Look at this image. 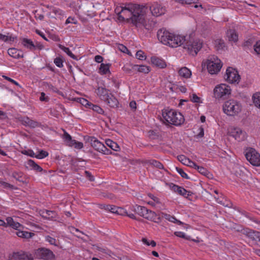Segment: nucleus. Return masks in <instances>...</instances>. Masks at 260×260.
Here are the masks:
<instances>
[{"label": "nucleus", "mask_w": 260, "mask_h": 260, "mask_svg": "<svg viewBox=\"0 0 260 260\" xmlns=\"http://www.w3.org/2000/svg\"><path fill=\"white\" fill-rule=\"evenodd\" d=\"M148 12V6L136 4H128L122 7L118 13L119 19H129L136 27L144 26L147 30L152 28L151 25L145 24V16Z\"/></svg>", "instance_id": "nucleus-1"}, {"label": "nucleus", "mask_w": 260, "mask_h": 260, "mask_svg": "<svg viewBox=\"0 0 260 260\" xmlns=\"http://www.w3.org/2000/svg\"><path fill=\"white\" fill-rule=\"evenodd\" d=\"M162 115L164 120L167 124L179 126L183 124L184 121V116L182 114L173 110L162 111Z\"/></svg>", "instance_id": "nucleus-2"}, {"label": "nucleus", "mask_w": 260, "mask_h": 260, "mask_svg": "<svg viewBox=\"0 0 260 260\" xmlns=\"http://www.w3.org/2000/svg\"><path fill=\"white\" fill-rule=\"evenodd\" d=\"M184 41L181 45H183V48L186 49L188 53L194 56L196 55L199 50L202 47V43L198 39L194 40L193 38L189 36H183Z\"/></svg>", "instance_id": "nucleus-3"}, {"label": "nucleus", "mask_w": 260, "mask_h": 260, "mask_svg": "<svg viewBox=\"0 0 260 260\" xmlns=\"http://www.w3.org/2000/svg\"><path fill=\"white\" fill-rule=\"evenodd\" d=\"M241 110L239 103L234 100L226 101L223 105V111L229 116H235Z\"/></svg>", "instance_id": "nucleus-4"}, {"label": "nucleus", "mask_w": 260, "mask_h": 260, "mask_svg": "<svg viewBox=\"0 0 260 260\" xmlns=\"http://www.w3.org/2000/svg\"><path fill=\"white\" fill-rule=\"evenodd\" d=\"M34 254L36 258L43 260H54L55 255L49 249L41 247L34 250Z\"/></svg>", "instance_id": "nucleus-5"}, {"label": "nucleus", "mask_w": 260, "mask_h": 260, "mask_svg": "<svg viewBox=\"0 0 260 260\" xmlns=\"http://www.w3.org/2000/svg\"><path fill=\"white\" fill-rule=\"evenodd\" d=\"M230 87L225 84L217 85L214 89V94L216 99L224 100L231 94Z\"/></svg>", "instance_id": "nucleus-6"}, {"label": "nucleus", "mask_w": 260, "mask_h": 260, "mask_svg": "<svg viewBox=\"0 0 260 260\" xmlns=\"http://www.w3.org/2000/svg\"><path fill=\"white\" fill-rule=\"evenodd\" d=\"M245 157L252 165L256 167L260 166V155L254 149L252 148L247 149Z\"/></svg>", "instance_id": "nucleus-7"}, {"label": "nucleus", "mask_w": 260, "mask_h": 260, "mask_svg": "<svg viewBox=\"0 0 260 260\" xmlns=\"http://www.w3.org/2000/svg\"><path fill=\"white\" fill-rule=\"evenodd\" d=\"M86 142H89L91 146L96 151L108 154L110 150L108 149L102 143L93 137H88L86 139Z\"/></svg>", "instance_id": "nucleus-8"}, {"label": "nucleus", "mask_w": 260, "mask_h": 260, "mask_svg": "<svg viewBox=\"0 0 260 260\" xmlns=\"http://www.w3.org/2000/svg\"><path fill=\"white\" fill-rule=\"evenodd\" d=\"M222 65L220 63V59L216 57L208 59L207 62V69L211 74H216L219 72Z\"/></svg>", "instance_id": "nucleus-9"}, {"label": "nucleus", "mask_w": 260, "mask_h": 260, "mask_svg": "<svg viewBox=\"0 0 260 260\" xmlns=\"http://www.w3.org/2000/svg\"><path fill=\"white\" fill-rule=\"evenodd\" d=\"M169 37H167L166 40V43H163L164 45H168L171 47H177L181 46L183 43V40H185L183 36L176 35L169 32Z\"/></svg>", "instance_id": "nucleus-10"}, {"label": "nucleus", "mask_w": 260, "mask_h": 260, "mask_svg": "<svg viewBox=\"0 0 260 260\" xmlns=\"http://www.w3.org/2000/svg\"><path fill=\"white\" fill-rule=\"evenodd\" d=\"M224 78L230 83H238L240 81V76L236 70L232 67H229L226 69Z\"/></svg>", "instance_id": "nucleus-11"}, {"label": "nucleus", "mask_w": 260, "mask_h": 260, "mask_svg": "<svg viewBox=\"0 0 260 260\" xmlns=\"http://www.w3.org/2000/svg\"><path fill=\"white\" fill-rule=\"evenodd\" d=\"M228 133L230 136L239 142L244 141L246 137V133L240 127L231 126L228 129Z\"/></svg>", "instance_id": "nucleus-12"}, {"label": "nucleus", "mask_w": 260, "mask_h": 260, "mask_svg": "<svg viewBox=\"0 0 260 260\" xmlns=\"http://www.w3.org/2000/svg\"><path fill=\"white\" fill-rule=\"evenodd\" d=\"M148 8V11H150L152 15L156 17L161 16L166 12V8L157 3H154Z\"/></svg>", "instance_id": "nucleus-13"}, {"label": "nucleus", "mask_w": 260, "mask_h": 260, "mask_svg": "<svg viewBox=\"0 0 260 260\" xmlns=\"http://www.w3.org/2000/svg\"><path fill=\"white\" fill-rule=\"evenodd\" d=\"M32 254L23 251L13 252L9 260H33Z\"/></svg>", "instance_id": "nucleus-14"}, {"label": "nucleus", "mask_w": 260, "mask_h": 260, "mask_svg": "<svg viewBox=\"0 0 260 260\" xmlns=\"http://www.w3.org/2000/svg\"><path fill=\"white\" fill-rule=\"evenodd\" d=\"M243 235L252 241L260 242V232L258 231L245 228V231H243Z\"/></svg>", "instance_id": "nucleus-15"}, {"label": "nucleus", "mask_w": 260, "mask_h": 260, "mask_svg": "<svg viewBox=\"0 0 260 260\" xmlns=\"http://www.w3.org/2000/svg\"><path fill=\"white\" fill-rule=\"evenodd\" d=\"M143 217L156 223H159L161 221V217L159 215L156 214L154 212L148 209L144 214H143Z\"/></svg>", "instance_id": "nucleus-16"}, {"label": "nucleus", "mask_w": 260, "mask_h": 260, "mask_svg": "<svg viewBox=\"0 0 260 260\" xmlns=\"http://www.w3.org/2000/svg\"><path fill=\"white\" fill-rule=\"evenodd\" d=\"M169 186L175 192H177L178 194L184 197L187 198L191 194V193L190 191H187L183 187L175 185L172 183L169 184Z\"/></svg>", "instance_id": "nucleus-17"}, {"label": "nucleus", "mask_w": 260, "mask_h": 260, "mask_svg": "<svg viewBox=\"0 0 260 260\" xmlns=\"http://www.w3.org/2000/svg\"><path fill=\"white\" fill-rule=\"evenodd\" d=\"M19 120L22 124L30 128H35L39 125V123L36 121L30 119L28 117H21Z\"/></svg>", "instance_id": "nucleus-18"}, {"label": "nucleus", "mask_w": 260, "mask_h": 260, "mask_svg": "<svg viewBox=\"0 0 260 260\" xmlns=\"http://www.w3.org/2000/svg\"><path fill=\"white\" fill-rule=\"evenodd\" d=\"M168 35H169V32L164 28H160L157 31V37L161 43H167V40L166 39L167 37H169Z\"/></svg>", "instance_id": "nucleus-19"}, {"label": "nucleus", "mask_w": 260, "mask_h": 260, "mask_svg": "<svg viewBox=\"0 0 260 260\" xmlns=\"http://www.w3.org/2000/svg\"><path fill=\"white\" fill-rule=\"evenodd\" d=\"M96 93L102 101L108 99V97L111 94L109 93L108 90L104 87H99L96 89Z\"/></svg>", "instance_id": "nucleus-20"}, {"label": "nucleus", "mask_w": 260, "mask_h": 260, "mask_svg": "<svg viewBox=\"0 0 260 260\" xmlns=\"http://www.w3.org/2000/svg\"><path fill=\"white\" fill-rule=\"evenodd\" d=\"M41 216L46 219H54L56 218L57 214L54 211H50L48 210H43L40 211Z\"/></svg>", "instance_id": "nucleus-21"}, {"label": "nucleus", "mask_w": 260, "mask_h": 260, "mask_svg": "<svg viewBox=\"0 0 260 260\" xmlns=\"http://www.w3.org/2000/svg\"><path fill=\"white\" fill-rule=\"evenodd\" d=\"M178 159L184 165L189 166L192 168H196V167H197V165L195 162L191 161L183 155L178 156Z\"/></svg>", "instance_id": "nucleus-22"}, {"label": "nucleus", "mask_w": 260, "mask_h": 260, "mask_svg": "<svg viewBox=\"0 0 260 260\" xmlns=\"http://www.w3.org/2000/svg\"><path fill=\"white\" fill-rule=\"evenodd\" d=\"M8 53L11 57L18 59L23 57V53L22 51L18 50L15 48H10L8 50Z\"/></svg>", "instance_id": "nucleus-23"}, {"label": "nucleus", "mask_w": 260, "mask_h": 260, "mask_svg": "<svg viewBox=\"0 0 260 260\" xmlns=\"http://www.w3.org/2000/svg\"><path fill=\"white\" fill-rule=\"evenodd\" d=\"M226 227L232 231H235L237 232H240L243 234V231H245V228H243L242 225L235 223L234 222H230L228 224Z\"/></svg>", "instance_id": "nucleus-24"}, {"label": "nucleus", "mask_w": 260, "mask_h": 260, "mask_svg": "<svg viewBox=\"0 0 260 260\" xmlns=\"http://www.w3.org/2000/svg\"><path fill=\"white\" fill-rule=\"evenodd\" d=\"M104 102H106L107 104L112 108L117 107L119 104L118 100L112 94L109 95V97H108V99L104 101Z\"/></svg>", "instance_id": "nucleus-25"}, {"label": "nucleus", "mask_w": 260, "mask_h": 260, "mask_svg": "<svg viewBox=\"0 0 260 260\" xmlns=\"http://www.w3.org/2000/svg\"><path fill=\"white\" fill-rule=\"evenodd\" d=\"M151 61L152 64L159 68H164L166 67L165 61L156 57H152Z\"/></svg>", "instance_id": "nucleus-26"}, {"label": "nucleus", "mask_w": 260, "mask_h": 260, "mask_svg": "<svg viewBox=\"0 0 260 260\" xmlns=\"http://www.w3.org/2000/svg\"><path fill=\"white\" fill-rule=\"evenodd\" d=\"M6 226L9 225L17 230H19L18 228L22 226L19 222L14 221L13 219L11 217H7L6 218Z\"/></svg>", "instance_id": "nucleus-27"}, {"label": "nucleus", "mask_w": 260, "mask_h": 260, "mask_svg": "<svg viewBox=\"0 0 260 260\" xmlns=\"http://www.w3.org/2000/svg\"><path fill=\"white\" fill-rule=\"evenodd\" d=\"M103 208L106 210H108L113 213L121 214L120 211L122 210V208L117 207L114 205H103Z\"/></svg>", "instance_id": "nucleus-28"}, {"label": "nucleus", "mask_w": 260, "mask_h": 260, "mask_svg": "<svg viewBox=\"0 0 260 260\" xmlns=\"http://www.w3.org/2000/svg\"><path fill=\"white\" fill-rule=\"evenodd\" d=\"M64 134L63 135V139L64 141L69 146H73V144L75 143V140H72V137L64 130H63Z\"/></svg>", "instance_id": "nucleus-29"}, {"label": "nucleus", "mask_w": 260, "mask_h": 260, "mask_svg": "<svg viewBox=\"0 0 260 260\" xmlns=\"http://www.w3.org/2000/svg\"><path fill=\"white\" fill-rule=\"evenodd\" d=\"M16 234L20 238H23L25 239H28L31 238L33 236L35 235L34 233L28 232L26 231H22L20 230H18Z\"/></svg>", "instance_id": "nucleus-30"}, {"label": "nucleus", "mask_w": 260, "mask_h": 260, "mask_svg": "<svg viewBox=\"0 0 260 260\" xmlns=\"http://www.w3.org/2000/svg\"><path fill=\"white\" fill-rule=\"evenodd\" d=\"M179 75L185 78H190L191 75V71L187 68L183 67L178 71Z\"/></svg>", "instance_id": "nucleus-31"}, {"label": "nucleus", "mask_w": 260, "mask_h": 260, "mask_svg": "<svg viewBox=\"0 0 260 260\" xmlns=\"http://www.w3.org/2000/svg\"><path fill=\"white\" fill-rule=\"evenodd\" d=\"M22 44L24 47L30 50H34L35 44L31 40L26 38H23L22 39Z\"/></svg>", "instance_id": "nucleus-32"}, {"label": "nucleus", "mask_w": 260, "mask_h": 260, "mask_svg": "<svg viewBox=\"0 0 260 260\" xmlns=\"http://www.w3.org/2000/svg\"><path fill=\"white\" fill-rule=\"evenodd\" d=\"M226 35L230 41L236 42L238 40V35L234 30L230 29L228 30Z\"/></svg>", "instance_id": "nucleus-33"}, {"label": "nucleus", "mask_w": 260, "mask_h": 260, "mask_svg": "<svg viewBox=\"0 0 260 260\" xmlns=\"http://www.w3.org/2000/svg\"><path fill=\"white\" fill-rule=\"evenodd\" d=\"M12 177L15 178L16 180L24 183L25 181L23 180L24 178L23 173L21 172H14L12 174Z\"/></svg>", "instance_id": "nucleus-34"}, {"label": "nucleus", "mask_w": 260, "mask_h": 260, "mask_svg": "<svg viewBox=\"0 0 260 260\" xmlns=\"http://www.w3.org/2000/svg\"><path fill=\"white\" fill-rule=\"evenodd\" d=\"M109 67V64H105L102 63L99 68V73L102 75H105L108 73H110Z\"/></svg>", "instance_id": "nucleus-35"}, {"label": "nucleus", "mask_w": 260, "mask_h": 260, "mask_svg": "<svg viewBox=\"0 0 260 260\" xmlns=\"http://www.w3.org/2000/svg\"><path fill=\"white\" fill-rule=\"evenodd\" d=\"M134 210L136 213L142 217H143V214H144L145 212L147 211L146 207L137 205L134 206Z\"/></svg>", "instance_id": "nucleus-36"}, {"label": "nucleus", "mask_w": 260, "mask_h": 260, "mask_svg": "<svg viewBox=\"0 0 260 260\" xmlns=\"http://www.w3.org/2000/svg\"><path fill=\"white\" fill-rule=\"evenodd\" d=\"M71 232L73 233L75 236H76L78 238H80L83 240H84L83 237H82L80 234L84 235L85 236L88 237V236L85 234L83 232L80 231L79 229H76L74 227H71L70 228Z\"/></svg>", "instance_id": "nucleus-37"}, {"label": "nucleus", "mask_w": 260, "mask_h": 260, "mask_svg": "<svg viewBox=\"0 0 260 260\" xmlns=\"http://www.w3.org/2000/svg\"><path fill=\"white\" fill-rule=\"evenodd\" d=\"M27 165L29 167H31L34 170L38 172H40L43 171V169L32 159H29L28 160Z\"/></svg>", "instance_id": "nucleus-38"}, {"label": "nucleus", "mask_w": 260, "mask_h": 260, "mask_svg": "<svg viewBox=\"0 0 260 260\" xmlns=\"http://www.w3.org/2000/svg\"><path fill=\"white\" fill-rule=\"evenodd\" d=\"M146 163L149 164L153 166L154 167L158 168L159 169H164L163 165L159 161L154 160L151 159L148 160H146Z\"/></svg>", "instance_id": "nucleus-39"}, {"label": "nucleus", "mask_w": 260, "mask_h": 260, "mask_svg": "<svg viewBox=\"0 0 260 260\" xmlns=\"http://www.w3.org/2000/svg\"><path fill=\"white\" fill-rule=\"evenodd\" d=\"M58 47L60 49H61L62 50L65 52L71 58H73L74 59L78 60L77 57L72 53V52L69 48L66 47L60 44L58 45Z\"/></svg>", "instance_id": "nucleus-40"}, {"label": "nucleus", "mask_w": 260, "mask_h": 260, "mask_svg": "<svg viewBox=\"0 0 260 260\" xmlns=\"http://www.w3.org/2000/svg\"><path fill=\"white\" fill-rule=\"evenodd\" d=\"M43 86L47 89L51 90L53 92L58 93L59 94H61V92L59 91L56 87L48 82H44Z\"/></svg>", "instance_id": "nucleus-41"}, {"label": "nucleus", "mask_w": 260, "mask_h": 260, "mask_svg": "<svg viewBox=\"0 0 260 260\" xmlns=\"http://www.w3.org/2000/svg\"><path fill=\"white\" fill-rule=\"evenodd\" d=\"M252 99L255 106L260 109V92L254 93L252 96Z\"/></svg>", "instance_id": "nucleus-42"}, {"label": "nucleus", "mask_w": 260, "mask_h": 260, "mask_svg": "<svg viewBox=\"0 0 260 260\" xmlns=\"http://www.w3.org/2000/svg\"><path fill=\"white\" fill-rule=\"evenodd\" d=\"M215 47L217 50H222L225 47V44L223 40H216L215 41Z\"/></svg>", "instance_id": "nucleus-43"}, {"label": "nucleus", "mask_w": 260, "mask_h": 260, "mask_svg": "<svg viewBox=\"0 0 260 260\" xmlns=\"http://www.w3.org/2000/svg\"><path fill=\"white\" fill-rule=\"evenodd\" d=\"M134 67H138V71L140 72L148 73L150 72L149 67L146 66L141 65L138 66L135 65Z\"/></svg>", "instance_id": "nucleus-44"}, {"label": "nucleus", "mask_w": 260, "mask_h": 260, "mask_svg": "<svg viewBox=\"0 0 260 260\" xmlns=\"http://www.w3.org/2000/svg\"><path fill=\"white\" fill-rule=\"evenodd\" d=\"M106 144L109 147H110L111 149H112L116 151L117 148H119V146H118L117 143H116L115 142H113V141H112L110 139L106 140Z\"/></svg>", "instance_id": "nucleus-45"}, {"label": "nucleus", "mask_w": 260, "mask_h": 260, "mask_svg": "<svg viewBox=\"0 0 260 260\" xmlns=\"http://www.w3.org/2000/svg\"><path fill=\"white\" fill-rule=\"evenodd\" d=\"M15 38L11 36L4 35L0 33V40L4 42L10 41L13 42Z\"/></svg>", "instance_id": "nucleus-46"}, {"label": "nucleus", "mask_w": 260, "mask_h": 260, "mask_svg": "<svg viewBox=\"0 0 260 260\" xmlns=\"http://www.w3.org/2000/svg\"><path fill=\"white\" fill-rule=\"evenodd\" d=\"M194 168L196 169L200 173L204 176H207L210 174L209 172L206 168L203 167L199 166L197 165V167Z\"/></svg>", "instance_id": "nucleus-47"}, {"label": "nucleus", "mask_w": 260, "mask_h": 260, "mask_svg": "<svg viewBox=\"0 0 260 260\" xmlns=\"http://www.w3.org/2000/svg\"><path fill=\"white\" fill-rule=\"evenodd\" d=\"M48 153L43 150L39 151V154L35 155V157L38 159H42L48 156Z\"/></svg>", "instance_id": "nucleus-48"}, {"label": "nucleus", "mask_w": 260, "mask_h": 260, "mask_svg": "<svg viewBox=\"0 0 260 260\" xmlns=\"http://www.w3.org/2000/svg\"><path fill=\"white\" fill-rule=\"evenodd\" d=\"M89 108L92 109L94 111L96 112L99 114H103L104 113V110L100 107L97 105L90 104Z\"/></svg>", "instance_id": "nucleus-49"}, {"label": "nucleus", "mask_w": 260, "mask_h": 260, "mask_svg": "<svg viewBox=\"0 0 260 260\" xmlns=\"http://www.w3.org/2000/svg\"><path fill=\"white\" fill-rule=\"evenodd\" d=\"M77 102L80 103L82 105L86 107L87 106H88L90 108V105L91 103H90L87 100L84 98H80L77 99Z\"/></svg>", "instance_id": "nucleus-50"}, {"label": "nucleus", "mask_w": 260, "mask_h": 260, "mask_svg": "<svg viewBox=\"0 0 260 260\" xmlns=\"http://www.w3.org/2000/svg\"><path fill=\"white\" fill-rule=\"evenodd\" d=\"M136 56L137 58L140 60H145L146 58V56L145 55L144 52L141 50L137 52Z\"/></svg>", "instance_id": "nucleus-51"}, {"label": "nucleus", "mask_w": 260, "mask_h": 260, "mask_svg": "<svg viewBox=\"0 0 260 260\" xmlns=\"http://www.w3.org/2000/svg\"><path fill=\"white\" fill-rule=\"evenodd\" d=\"M175 235L176 236L185 239L187 240H191L190 236H186L184 233L181 232H175L174 233Z\"/></svg>", "instance_id": "nucleus-52"}, {"label": "nucleus", "mask_w": 260, "mask_h": 260, "mask_svg": "<svg viewBox=\"0 0 260 260\" xmlns=\"http://www.w3.org/2000/svg\"><path fill=\"white\" fill-rule=\"evenodd\" d=\"M175 169L182 178L187 179H189V177L188 176L187 174L186 173H185L182 169L179 168L178 167H176Z\"/></svg>", "instance_id": "nucleus-53"}, {"label": "nucleus", "mask_w": 260, "mask_h": 260, "mask_svg": "<svg viewBox=\"0 0 260 260\" xmlns=\"http://www.w3.org/2000/svg\"><path fill=\"white\" fill-rule=\"evenodd\" d=\"M54 62L56 66L59 68H61L63 67V61L60 57H56L55 58Z\"/></svg>", "instance_id": "nucleus-54"}, {"label": "nucleus", "mask_w": 260, "mask_h": 260, "mask_svg": "<svg viewBox=\"0 0 260 260\" xmlns=\"http://www.w3.org/2000/svg\"><path fill=\"white\" fill-rule=\"evenodd\" d=\"M21 153L23 154L27 155L32 157H35V153L31 149H28L27 150H23Z\"/></svg>", "instance_id": "nucleus-55"}, {"label": "nucleus", "mask_w": 260, "mask_h": 260, "mask_svg": "<svg viewBox=\"0 0 260 260\" xmlns=\"http://www.w3.org/2000/svg\"><path fill=\"white\" fill-rule=\"evenodd\" d=\"M190 100L193 103H199L201 102V99H200V98L196 94H195V93H193L192 95V96H191V98L190 99Z\"/></svg>", "instance_id": "nucleus-56"}, {"label": "nucleus", "mask_w": 260, "mask_h": 260, "mask_svg": "<svg viewBox=\"0 0 260 260\" xmlns=\"http://www.w3.org/2000/svg\"><path fill=\"white\" fill-rule=\"evenodd\" d=\"M134 68L131 66L126 64L123 67V70L127 74H131L132 73V69Z\"/></svg>", "instance_id": "nucleus-57"}, {"label": "nucleus", "mask_w": 260, "mask_h": 260, "mask_svg": "<svg viewBox=\"0 0 260 260\" xmlns=\"http://www.w3.org/2000/svg\"><path fill=\"white\" fill-rule=\"evenodd\" d=\"M161 217L165 218V219L168 220L170 221H173L174 219H175V217L172 216L169 214L166 213H161Z\"/></svg>", "instance_id": "nucleus-58"}, {"label": "nucleus", "mask_w": 260, "mask_h": 260, "mask_svg": "<svg viewBox=\"0 0 260 260\" xmlns=\"http://www.w3.org/2000/svg\"><path fill=\"white\" fill-rule=\"evenodd\" d=\"M197 0H179V2L182 4H191L196 3Z\"/></svg>", "instance_id": "nucleus-59"}, {"label": "nucleus", "mask_w": 260, "mask_h": 260, "mask_svg": "<svg viewBox=\"0 0 260 260\" xmlns=\"http://www.w3.org/2000/svg\"><path fill=\"white\" fill-rule=\"evenodd\" d=\"M70 23L76 24L77 23V21L76 19H75L74 18L70 17L66 20V24H68Z\"/></svg>", "instance_id": "nucleus-60"}, {"label": "nucleus", "mask_w": 260, "mask_h": 260, "mask_svg": "<svg viewBox=\"0 0 260 260\" xmlns=\"http://www.w3.org/2000/svg\"><path fill=\"white\" fill-rule=\"evenodd\" d=\"M85 174L86 175V177L90 181H93L94 180V177L89 172L86 171L85 172Z\"/></svg>", "instance_id": "nucleus-61"}, {"label": "nucleus", "mask_w": 260, "mask_h": 260, "mask_svg": "<svg viewBox=\"0 0 260 260\" xmlns=\"http://www.w3.org/2000/svg\"><path fill=\"white\" fill-rule=\"evenodd\" d=\"M75 148L77 149H81L83 147V144L82 142H76L75 141V143L73 144V146Z\"/></svg>", "instance_id": "nucleus-62"}, {"label": "nucleus", "mask_w": 260, "mask_h": 260, "mask_svg": "<svg viewBox=\"0 0 260 260\" xmlns=\"http://www.w3.org/2000/svg\"><path fill=\"white\" fill-rule=\"evenodd\" d=\"M118 48L123 53H126L128 51V49L125 46H124L122 44H120L119 46H118Z\"/></svg>", "instance_id": "nucleus-63"}, {"label": "nucleus", "mask_w": 260, "mask_h": 260, "mask_svg": "<svg viewBox=\"0 0 260 260\" xmlns=\"http://www.w3.org/2000/svg\"><path fill=\"white\" fill-rule=\"evenodd\" d=\"M254 50L258 54H260V40L256 42L254 45Z\"/></svg>", "instance_id": "nucleus-64"}]
</instances>
